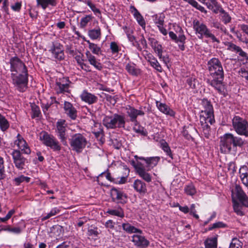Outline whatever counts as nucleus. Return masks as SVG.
<instances>
[{
    "mask_svg": "<svg viewBox=\"0 0 248 248\" xmlns=\"http://www.w3.org/2000/svg\"><path fill=\"white\" fill-rule=\"evenodd\" d=\"M245 144V140L232 134L227 133L220 137L219 149L221 153L229 154L236 152L237 147H242Z\"/></svg>",
    "mask_w": 248,
    "mask_h": 248,
    "instance_id": "obj_1",
    "label": "nucleus"
},
{
    "mask_svg": "<svg viewBox=\"0 0 248 248\" xmlns=\"http://www.w3.org/2000/svg\"><path fill=\"white\" fill-rule=\"evenodd\" d=\"M209 74L211 79H208L207 83L217 91L219 94L225 96L224 85L223 84L224 73L222 66L213 71L210 72Z\"/></svg>",
    "mask_w": 248,
    "mask_h": 248,
    "instance_id": "obj_2",
    "label": "nucleus"
},
{
    "mask_svg": "<svg viewBox=\"0 0 248 248\" xmlns=\"http://www.w3.org/2000/svg\"><path fill=\"white\" fill-rule=\"evenodd\" d=\"M125 117L124 115L114 113L110 115H105L102 120L103 124L108 129L125 128Z\"/></svg>",
    "mask_w": 248,
    "mask_h": 248,
    "instance_id": "obj_3",
    "label": "nucleus"
},
{
    "mask_svg": "<svg viewBox=\"0 0 248 248\" xmlns=\"http://www.w3.org/2000/svg\"><path fill=\"white\" fill-rule=\"evenodd\" d=\"M193 25L196 33L200 35L198 36L199 38L202 39L204 37L210 38L213 43L216 42L217 44L220 43L219 40L212 33L211 31L203 23L200 22L199 20H194Z\"/></svg>",
    "mask_w": 248,
    "mask_h": 248,
    "instance_id": "obj_4",
    "label": "nucleus"
},
{
    "mask_svg": "<svg viewBox=\"0 0 248 248\" xmlns=\"http://www.w3.org/2000/svg\"><path fill=\"white\" fill-rule=\"evenodd\" d=\"M39 140L46 147H49L54 152H59L62 149L60 142L52 135L43 131L40 133Z\"/></svg>",
    "mask_w": 248,
    "mask_h": 248,
    "instance_id": "obj_5",
    "label": "nucleus"
},
{
    "mask_svg": "<svg viewBox=\"0 0 248 248\" xmlns=\"http://www.w3.org/2000/svg\"><path fill=\"white\" fill-rule=\"evenodd\" d=\"M18 73H11V78L13 84L16 89L20 92H25L28 88V70L26 72H19Z\"/></svg>",
    "mask_w": 248,
    "mask_h": 248,
    "instance_id": "obj_6",
    "label": "nucleus"
},
{
    "mask_svg": "<svg viewBox=\"0 0 248 248\" xmlns=\"http://www.w3.org/2000/svg\"><path fill=\"white\" fill-rule=\"evenodd\" d=\"M69 128L66 120L59 119L56 123L55 132L60 142L64 145L67 146V140L68 138Z\"/></svg>",
    "mask_w": 248,
    "mask_h": 248,
    "instance_id": "obj_7",
    "label": "nucleus"
},
{
    "mask_svg": "<svg viewBox=\"0 0 248 248\" xmlns=\"http://www.w3.org/2000/svg\"><path fill=\"white\" fill-rule=\"evenodd\" d=\"M87 144L86 138L80 133H76L73 135L70 140V145L72 150L78 153L82 151Z\"/></svg>",
    "mask_w": 248,
    "mask_h": 248,
    "instance_id": "obj_8",
    "label": "nucleus"
},
{
    "mask_svg": "<svg viewBox=\"0 0 248 248\" xmlns=\"http://www.w3.org/2000/svg\"><path fill=\"white\" fill-rule=\"evenodd\" d=\"M232 124L235 131L239 135L248 137V122L239 116H235L232 119Z\"/></svg>",
    "mask_w": 248,
    "mask_h": 248,
    "instance_id": "obj_9",
    "label": "nucleus"
},
{
    "mask_svg": "<svg viewBox=\"0 0 248 248\" xmlns=\"http://www.w3.org/2000/svg\"><path fill=\"white\" fill-rule=\"evenodd\" d=\"M14 164L19 170H22L28 163V159L22 155L19 150L15 149L11 153Z\"/></svg>",
    "mask_w": 248,
    "mask_h": 248,
    "instance_id": "obj_10",
    "label": "nucleus"
},
{
    "mask_svg": "<svg viewBox=\"0 0 248 248\" xmlns=\"http://www.w3.org/2000/svg\"><path fill=\"white\" fill-rule=\"evenodd\" d=\"M71 83L68 77L60 78L56 80L55 90L57 93H70V85Z\"/></svg>",
    "mask_w": 248,
    "mask_h": 248,
    "instance_id": "obj_11",
    "label": "nucleus"
},
{
    "mask_svg": "<svg viewBox=\"0 0 248 248\" xmlns=\"http://www.w3.org/2000/svg\"><path fill=\"white\" fill-rule=\"evenodd\" d=\"M10 71L12 73L26 72L27 67L24 63L17 57L15 56L10 59Z\"/></svg>",
    "mask_w": 248,
    "mask_h": 248,
    "instance_id": "obj_12",
    "label": "nucleus"
},
{
    "mask_svg": "<svg viewBox=\"0 0 248 248\" xmlns=\"http://www.w3.org/2000/svg\"><path fill=\"white\" fill-rule=\"evenodd\" d=\"M201 105L202 106L204 109L201 111L202 114L200 116H203L205 118L208 117L209 121L214 120V108L210 102L207 98H203L202 100Z\"/></svg>",
    "mask_w": 248,
    "mask_h": 248,
    "instance_id": "obj_13",
    "label": "nucleus"
},
{
    "mask_svg": "<svg viewBox=\"0 0 248 248\" xmlns=\"http://www.w3.org/2000/svg\"><path fill=\"white\" fill-rule=\"evenodd\" d=\"M112 201L117 203L124 204L127 201V196L122 190L113 187L110 190Z\"/></svg>",
    "mask_w": 248,
    "mask_h": 248,
    "instance_id": "obj_14",
    "label": "nucleus"
},
{
    "mask_svg": "<svg viewBox=\"0 0 248 248\" xmlns=\"http://www.w3.org/2000/svg\"><path fill=\"white\" fill-rule=\"evenodd\" d=\"M49 51L51 53L53 58L56 60L61 61L64 60V49L63 46L60 43H53Z\"/></svg>",
    "mask_w": 248,
    "mask_h": 248,
    "instance_id": "obj_15",
    "label": "nucleus"
},
{
    "mask_svg": "<svg viewBox=\"0 0 248 248\" xmlns=\"http://www.w3.org/2000/svg\"><path fill=\"white\" fill-rule=\"evenodd\" d=\"M133 163L139 176L146 182H151L152 181V176L147 172V169H146L140 162H138L136 164H135L134 161H133Z\"/></svg>",
    "mask_w": 248,
    "mask_h": 248,
    "instance_id": "obj_16",
    "label": "nucleus"
},
{
    "mask_svg": "<svg viewBox=\"0 0 248 248\" xmlns=\"http://www.w3.org/2000/svg\"><path fill=\"white\" fill-rule=\"evenodd\" d=\"M14 144L18 147L21 152L26 155H30L31 154V150L29 146L20 134L17 135L16 140L14 141Z\"/></svg>",
    "mask_w": 248,
    "mask_h": 248,
    "instance_id": "obj_17",
    "label": "nucleus"
},
{
    "mask_svg": "<svg viewBox=\"0 0 248 248\" xmlns=\"http://www.w3.org/2000/svg\"><path fill=\"white\" fill-rule=\"evenodd\" d=\"M126 113L130 118V121L134 124H138L137 117L138 116H144L145 112L142 110V107L140 109H136L135 108L128 106L126 108Z\"/></svg>",
    "mask_w": 248,
    "mask_h": 248,
    "instance_id": "obj_18",
    "label": "nucleus"
},
{
    "mask_svg": "<svg viewBox=\"0 0 248 248\" xmlns=\"http://www.w3.org/2000/svg\"><path fill=\"white\" fill-rule=\"evenodd\" d=\"M131 241L138 248H147L150 244L149 240L140 234H134L132 236Z\"/></svg>",
    "mask_w": 248,
    "mask_h": 248,
    "instance_id": "obj_19",
    "label": "nucleus"
},
{
    "mask_svg": "<svg viewBox=\"0 0 248 248\" xmlns=\"http://www.w3.org/2000/svg\"><path fill=\"white\" fill-rule=\"evenodd\" d=\"M208 118H205L203 116H200V121L201 125V129L202 130L203 134L206 138H208L210 136V126L208 124H212L215 121V118H214V120L212 121H209L208 120Z\"/></svg>",
    "mask_w": 248,
    "mask_h": 248,
    "instance_id": "obj_20",
    "label": "nucleus"
},
{
    "mask_svg": "<svg viewBox=\"0 0 248 248\" xmlns=\"http://www.w3.org/2000/svg\"><path fill=\"white\" fill-rule=\"evenodd\" d=\"M236 195L240 203L246 207H248V197L239 185L235 186Z\"/></svg>",
    "mask_w": 248,
    "mask_h": 248,
    "instance_id": "obj_21",
    "label": "nucleus"
},
{
    "mask_svg": "<svg viewBox=\"0 0 248 248\" xmlns=\"http://www.w3.org/2000/svg\"><path fill=\"white\" fill-rule=\"evenodd\" d=\"M64 109L66 115L72 120H76L77 117V110L73 105L67 101L64 103Z\"/></svg>",
    "mask_w": 248,
    "mask_h": 248,
    "instance_id": "obj_22",
    "label": "nucleus"
},
{
    "mask_svg": "<svg viewBox=\"0 0 248 248\" xmlns=\"http://www.w3.org/2000/svg\"><path fill=\"white\" fill-rule=\"evenodd\" d=\"M80 97L83 101L89 105L95 103L98 101V98L97 96L85 90L82 93Z\"/></svg>",
    "mask_w": 248,
    "mask_h": 248,
    "instance_id": "obj_23",
    "label": "nucleus"
},
{
    "mask_svg": "<svg viewBox=\"0 0 248 248\" xmlns=\"http://www.w3.org/2000/svg\"><path fill=\"white\" fill-rule=\"evenodd\" d=\"M86 56L90 64L93 65L98 70H101L103 69V65L97 60L95 57L89 51L86 52Z\"/></svg>",
    "mask_w": 248,
    "mask_h": 248,
    "instance_id": "obj_24",
    "label": "nucleus"
},
{
    "mask_svg": "<svg viewBox=\"0 0 248 248\" xmlns=\"http://www.w3.org/2000/svg\"><path fill=\"white\" fill-rule=\"evenodd\" d=\"M157 108L162 113L171 117H174L175 112L165 103L156 101Z\"/></svg>",
    "mask_w": 248,
    "mask_h": 248,
    "instance_id": "obj_25",
    "label": "nucleus"
},
{
    "mask_svg": "<svg viewBox=\"0 0 248 248\" xmlns=\"http://www.w3.org/2000/svg\"><path fill=\"white\" fill-rule=\"evenodd\" d=\"M133 186L134 189L140 194L144 195L147 191L146 184L142 181L136 179L135 180Z\"/></svg>",
    "mask_w": 248,
    "mask_h": 248,
    "instance_id": "obj_26",
    "label": "nucleus"
},
{
    "mask_svg": "<svg viewBox=\"0 0 248 248\" xmlns=\"http://www.w3.org/2000/svg\"><path fill=\"white\" fill-rule=\"evenodd\" d=\"M148 41L152 48L157 55L161 56V53H163V47L162 45L157 40L154 38L149 37Z\"/></svg>",
    "mask_w": 248,
    "mask_h": 248,
    "instance_id": "obj_27",
    "label": "nucleus"
},
{
    "mask_svg": "<svg viewBox=\"0 0 248 248\" xmlns=\"http://www.w3.org/2000/svg\"><path fill=\"white\" fill-rule=\"evenodd\" d=\"M93 126H92V133L93 134L94 136L97 138L99 139L100 140H101L103 134V129L101 124L99 123L96 122L94 121H93Z\"/></svg>",
    "mask_w": 248,
    "mask_h": 248,
    "instance_id": "obj_28",
    "label": "nucleus"
},
{
    "mask_svg": "<svg viewBox=\"0 0 248 248\" xmlns=\"http://www.w3.org/2000/svg\"><path fill=\"white\" fill-rule=\"evenodd\" d=\"M207 65L209 72L213 71L219 67H221L222 63L219 60L216 58H213L207 62Z\"/></svg>",
    "mask_w": 248,
    "mask_h": 248,
    "instance_id": "obj_29",
    "label": "nucleus"
},
{
    "mask_svg": "<svg viewBox=\"0 0 248 248\" xmlns=\"http://www.w3.org/2000/svg\"><path fill=\"white\" fill-rule=\"evenodd\" d=\"M210 2H207L205 5L207 7L212 10L215 14L219 13V10L222 8L221 5L217 0H209Z\"/></svg>",
    "mask_w": 248,
    "mask_h": 248,
    "instance_id": "obj_30",
    "label": "nucleus"
},
{
    "mask_svg": "<svg viewBox=\"0 0 248 248\" xmlns=\"http://www.w3.org/2000/svg\"><path fill=\"white\" fill-rule=\"evenodd\" d=\"M37 6L41 7L43 10H46V8L50 5L54 7L56 6L57 0H36Z\"/></svg>",
    "mask_w": 248,
    "mask_h": 248,
    "instance_id": "obj_31",
    "label": "nucleus"
},
{
    "mask_svg": "<svg viewBox=\"0 0 248 248\" xmlns=\"http://www.w3.org/2000/svg\"><path fill=\"white\" fill-rule=\"evenodd\" d=\"M239 173L243 184L247 186H248V167L246 166H242L239 169Z\"/></svg>",
    "mask_w": 248,
    "mask_h": 248,
    "instance_id": "obj_32",
    "label": "nucleus"
},
{
    "mask_svg": "<svg viewBox=\"0 0 248 248\" xmlns=\"http://www.w3.org/2000/svg\"><path fill=\"white\" fill-rule=\"evenodd\" d=\"M122 228L124 231L128 233H139L141 234L142 232L141 230L136 228L128 223H123Z\"/></svg>",
    "mask_w": 248,
    "mask_h": 248,
    "instance_id": "obj_33",
    "label": "nucleus"
},
{
    "mask_svg": "<svg viewBox=\"0 0 248 248\" xmlns=\"http://www.w3.org/2000/svg\"><path fill=\"white\" fill-rule=\"evenodd\" d=\"M228 50L238 53L240 56H246V52L240 46H236L232 43H228Z\"/></svg>",
    "mask_w": 248,
    "mask_h": 248,
    "instance_id": "obj_34",
    "label": "nucleus"
},
{
    "mask_svg": "<svg viewBox=\"0 0 248 248\" xmlns=\"http://www.w3.org/2000/svg\"><path fill=\"white\" fill-rule=\"evenodd\" d=\"M159 160V157H147L145 159V162L147 164L146 168L147 170H150L154 167L155 166Z\"/></svg>",
    "mask_w": 248,
    "mask_h": 248,
    "instance_id": "obj_35",
    "label": "nucleus"
},
{
    "mask_svg": "<svg viewBox=\"0 0 248 248\" xmlns=\"http://www.w3.org/2000/svg\"><path fill=\"white\" fill-rule=\"evenodd\" d=\"M88 35L92 40L99 39L101 38V33L99 27L88 31Z\"/></svg>",
    "mask_w": 248,
    "mask_h": 248,
    "instance_id": "obj_36",
    "label": "nucleus"
},
{
    "mask_svg": "<svg viewBox=\"0 0 248 248\" xmlns=\"http://www.w3.org/2000/svg\"><path fill=\"white\" fill-rule=\"evenodd\" d=\"M125 69L127 72L132 76H138L140 70L136 68V64L134 63H128L125 66Z\"/></svg>",
    "mask_w": 248,
    "mask_h": 248,
    "instance_id": "obj_37",
    "label": "nucleus"
},
{
    "mask_svg": "<svg viewBox=\"0 0 248 248\" xmlns=\"http://www.w3.org/2000/svg\"><path fill=\"white\" fill-rule=\"evenodd\" d=\"M10 127V123L6 118L0 113V129L4 132Z\"/></svg>",
    "mask_w": 248,
    "mask_h": 248,
    "instance_id": "obj_38",
    "label": "nucleus"
},
{
    "mask_svg": "<svg viewBox=\"0 0 248 248\" xmlns=\"http://www.w3.org/2000/svg\"><path fill=\"white\" fill-rule=\"evenodd\" d=\"M30 177L25 176L23 175H20V176L15 178L13 180V183L15 186H18L23 182L29 183L30 181Z\"/></svg>",
    "mask_w": 248,
    "mask_h": 248,
    "instance_id": "obj_39",
    "label": "nucleus"
},
{
    "mask_svg": "<svg viewBox=\"0 0 248 248\" xmlns=\"http://www.w3.org/2000/svg\"><path fill=\"white\" fill-rule=\"evenodd\" d=\"M170 37L175 43H184L186 41V37L185 35H179L178 37L173 31H170L169 32Z\"/></svg>",
    "mask_w": 248,
    "mask_h": 248,
    "instance_id": "obj_40",
    "label": "nucleus"
},
{
    "mask_svg": "<svg viewBox=\"0 0 248 248\" xmlns=\"http://www.w3.org/2000/svg\"><path fill=\"white\" fill-rule=\"evenodd\" d=\"M154 22L157 26L163 25L164 24L165 15L163 13L155 14L152 16Z\"/></svg>",
    "mask_w": 248,
    "mask_h": 248,
    "instance_id": "obj_41",
    "label": "nucleus"
},
{
    "mask_svg": "<svg viewBox=\"0 0 248 248\" xmlns=\"http://www.w3.org/2000/svg\"><path fill=\"white\" fill-rule=\"evenodd\" d=\"M160 147L166 153V155H168L171 159H173V155L171 153V149L168 143L163 140L160 142Z\"/></svg>",
    "mask_w": 248,
    "mask_h": 248,
    "instance_id": "obj_42",
    "label": "nucleus"
},
{
    "mask_svg": "<svg viewBox=\"0 0 248 248\" xmlns=\"http://www.w3.org/2000/svg\"><path fill=\"white\" fill-rule=\"evenodd\" d=\"M50 100H51L50 102H47L46 103L43 102L41 103V107L42 108L43 111L45 115L47 114V111L48 110V109L51 105H52L54 102L56 103H58L54 97H51Z\"/></svg>",
    "mask_w": 248,
    "mask_h": 248,
    "instance_id": "obj_43",
    "label": "nucleus"
},
{
    "mask_svg": "<svg viewBox=\"0 0 248 248\" xmlns=\"http://www.w3.org/2000/svg\"><path fill=\"white\" fill-rule=\"evenodd\" d=\"M219 12L221 14V20L225 24H227L231 22V17L222 8L219 10Z\"/></svg>",
    "mask_w": 248,
    "mask_h": 248,
    "instance_id": "obj_44",
    "label": "nucleus"
},
{
    "mask_svg": "<svg viewBox=\"0 0 248 248\" xmlns=\"http://www.w3.org/2000/svg\"><path fill=\"white\" fill-rule=\"evenodd\" d=\"M106 213L109 215L117 216L121 218L124 217V211L120 207L118 209H108Z\"/></svg>",
    "mask_w": 248,
    "mask_h": 248,
    "instance_id": "obj_45",
    "label": "nucleus"
},
{
    "mask_svg": "<svg viewBox=\"0 0 248 248\" xmlns=\"http://www.w3.org/2000/svg\"><path fill=\"white\" fill-rule=\"evenodd\" d=\"M133 130L137 133L140 134V135L146 136L148 134V132L144 127L141 126L139 123L138 124H134V126L133 128Z\"/></svg>",
    "mask_w": 248,
    "mask_h": 248,
    "instance_id": "obj_46",
    "label": "nucleus"
},
{
    "mask_svg": "<svg viewBox=\"0 0 248 248\" xmlns=\"http://www.w3.org/2000/svg\"><path fill=\"white\" fill-rule=\"evenodd\" d=\"M31 109L32 111L31 118H34L36 117H39L41 115V111L39 107L35 104H31Z\"/></svg>",
    "mask_w": 248,
    "mask_h": 248,
    "instance_id": "obj_47",
    "label": "nucleus"
},
{
    "mask_svg": "<svg viewBox=\"0 0 248 248\" xmlns=\"http://www.w3.org/2000/svg\"><path fill=\"white\" fill-rule=\"evenodd\" d=\"M93 18L92 15H86L82 17L80 22V27L81 28H85L89 22H90Z\"/></svg>",
    "mask_w": 248,
    "mask_h": 248,
    "instance_id": "obj_48",
    "label": "nucleus"
},
{
    "mask_svg": "<svg viewBox=\"0 0 248 248\" xmlns=\"http://www.w3.org/2000/svg\"><path fill=\"white\" fill-rule=\"evenodd\" d=\"M184 190L185 193L190 196H193L196 193V190L194 186L190 183L185 186Z\"/></svg>",
    "mask_w": 248,
    "mask_h": 248,
    "instance_id": "obj_49",
    "label": "nucleus"
},
{
    "mask_svg": "<svg viewBox=\"0 0 248 248\" xmlns=\"http://www.w3.org/2000/svg\"><path fill=\"white\" fill-rule=\"evenodd\" d=\"M6 177V174L4 165V159L0 156V181L5 179Z\"/></svg>",
    "mask_w": 248,
    "mask_h": 248,
    "instance_id": "obj_50",
    "label": "nucleus"
},
{
    "mask_svg": "<svg viewBox=\"0 0 248 248\" xmlns=\"http://www.w3.org/2000/svg\"><path fill=\"white\" fill-rule=\"evenodd\" d=\"M232 202H233V210L234 211V212L238 215H239V216H243L244 215V213L242 211V205L239 203L238 202L235 201V200H232Z\"/></svg>",
    "mask_w": 248,
    "mask_h": 248,
    "instance_id": "obj_51",
    "label": "nucleus"
},
{
    "mask_svg": "<svg viewBox=\"0 0 248 248\" xmlns=\"http://www.w3.org/2000/svg\"><path fill=\"white\" fill-rule=\"evenodd\" d=\"M196 131V129L193 127H191L189 128L187 127V128L185 126L184 127L183 130L182 131L183 136L187 140H190L192 139V137L190 134V132L191 131Z\"/></svg>",
    "mask_w": 248,
    "mask_h": 248,
    "instance_id": "obj_52",
    "label": "nucleus"
},
{
    "mask_svg": "<svg viewBox=\"0 0 248 248\" xmlns=\"http://www.w3.org/2000/svg\"><path fill=\"white\" fill-rule=\"evenodd\" d=\"M60 211V210L57 207L52 208L49 213L42 218V221H45L49 218L50 217L56 215Z\"/></svg>",
    "mask_w": 248,
    "mask_h": 248,
    "instance_id": "obj_53",
    "label": "nucleus"
},
{
    "mask_svg": "<svg viewBox=\"0 0 248 248\" xmlns=\"http://www.w3.org/2000/svg\"><path fill=\"white\" fill-rule=\"evenodd\" d=\"M226 226V224L224 223L223 222L218 221L210 226L208 228V230L211 231L216 228H225Z\"/></svg>",
    "mask_w": 248,
    "mask_h": 248,
    "instance_id": "obj_54",
    "label": "nucleus"
},
{
    "mask_svg": "<svg viewBox=\"0 0 248 248\" xmlns=\"http://www.w3.org/2000/svg\"><path fill=\"white\" fill-rule=\"evenodd\" d=\"M150 62V65L151 66H152L154 68H155V70H156L157 71L159 72H161L163 70L162 68L159 63L158 62V61L156 58L154 59V60H152Z\"/></svg>",
    "mask_w": 248,
    "mask_h": 248,
    "instance_id": "obj_55",
    "label": "nucleus"
},
{
    "mask_svg": "<svg viewBox=\"0 0 248 248\" xmlns=\"http://www.w3.org/2000/svg\"><path fill=\"white\" fill-rule=\"evenodd\" d=\"M97 230L98 228L96 227L92 226L90 228L88 229V235L90 236L97 237L99 234Z\"/></svg>",
    "mask_w": 248,
    "mask_h": 248,
    "instance_id": "obj_56",
    "label": "nucleus"
},
{
    "mask_svg": "<svg viewBox=\"0 0 248 248\" xmlns=\"http://www.w3.org/2000/svg\"><path fill=\"white\" fill-rule=\"evenodd\" d=\"M110 49L112 54L118 53L121 50V47L119 46L115 42L110 43Z\"/></svg>",
    "mask_w": 248,
    "mask_h": 248,
    "instance_id": "obj_57",
    "label": "nucleus"
},
{
    "mask_svg": "<svg viewBox=\"0 0 248 248\" xmlns=\"http://www.w3.org/2000/svg\"><path fill=\"white\" fill-rule=\"evenodd\" d=\"M84 3L86 4L91 9L93 12V13L95 14H101V12L100 10L97 8L94 4L92 3V2L90 0H85Z\"/></svg>",
    "mask_w": 248,
    "mask_h": 248,
    "instance_id": "obj_58",
    "label": "nucleus"
},
{
    "mask_svg": "<svg viewBox=\"0 0 248 248\" xmlns=\"http://www.w3.org/2000/svg\"><path fill=\"white\" fill-rule=\"evenodd\" d=\"M89 48L94 54L98 55L101 52V48L95 44H91Z\"/></svg>",
    "mask_w": 248,
    "mask_h": 248,
    "instance_id": "obj_59",
    "label": "nucleus"
},
{
    "mask_svg": "<svg viewBox=\"0 0 248 248\" xmlns=\"http://www.w3.org/2000/svg\"><path fill=\"white\" fill-rule=\"evenodd\" d=\"M241 246V242L237 238H234L232 239L230 244V248H239Z\"/></svg>",
    "mask_w": 248,
    "mask_h": 248,
    "instance_id": "obj_60",
    "label": "nucleus"
},
{
    "mask_svg": "<svg viewBox=\"0 0 248 248\" xmlns=\"http://www.w3.org/2000/svg\"><path fill=\"white\" fill-rule=\"evenodd\" d=\"M135 18L136 19L139 25L142 27V28L145 30L146 27V23L145 20L144 19L141 15L140 14V15L138 16L137 17H135Z\"/></svg>",
    "mask_w": 248,
    "mask_h": 248,
    "instance_id": "obj_61",
    "label": "nucleus"
},
{
    "mask_svg": "<svg viewBox=\"0 0 248 248\" xmlns=\"http://www.w3.org/2000/svg\"><path fill=\"white\" fill-rule=\"evenodd\" d=\"M196 79L195 78L189 77L186 80V83L190 88L192 89H195Z\"/></svg>",
    "mask_w": 248,
    "mask_h": 248,
    "instance_id": "obj_62",
    "label": "nucleus"
},
{
    "mask_svg": "<svg viewBox=\"0 0 248 248\" xmlns=\"http://www.w3.org/2000/svg\"><path fill=\"white\" fill-rule=\"evenodd\" d=\"M207 243V248H217V237H216L215 240H209Z\"/></svg>",
    "mask_w": 248,
    "mask_h": 248,
    "instance_id": "obj_63",
    "label": "nucleus"
},
{
    "mask_svg": "<svg viewBox=\"0 0 248 248\" xmlns=\"http://www.w3.org/2000/svg\"><path fill=\"white\" fill-rule=\"evenodd\" d=\"M189 211L190 214L192 215L195 218L199 219V216L196 214V210L195 209V205L194 204H192L190 205Z\"/></svg>",
    "mask_w": 248,
    "mask_h": 248,
    "instance_id": "obj_64",
    "label": "nucleus"
}]
</instances>
